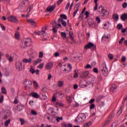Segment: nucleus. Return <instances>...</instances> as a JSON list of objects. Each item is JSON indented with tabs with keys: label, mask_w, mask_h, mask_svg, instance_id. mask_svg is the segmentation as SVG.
I'll return each instance as SVG.
<instances>
[{
	"label": "nucleus",
	"mask_w": 127,
	"mask_h": 127,
	"mask_svg": "<svg viewBox=\"0 0 127 127\" xmlns=\"http://www.w3.org/2000/svg\"><path fill=\"white\" fill-rule=\"evenodd\" d=\"M100 70L103 76L107 77V76L109 75V71L108 70V67H107V65L106 64V63H104L103 64H102L101 65Z\"/></svg>",
	"instance_id": "nucleus-2"
},
{
	"label": "nucleus",
	"mask_w": 127,
	"mask_h": 127,
	"mask_svg": "<svg viewBox=\"0 0 127 127\" xmlns=\"http://www.w3.org/2000/svg\"><path fill=\"white\" fill-rule=\"evenodd\" d=\"M24 109V106L22 105H19L17 106V110L20 112V111H22Z\"/></svg>",
	"instance_id": "nucleus-20"
},
{
	"label": "nucleus",
	"mask_w": 127,
	"mask_h": 127,
	"mask_svg": "<svg viewBox=\"0 0 127 127\" xmlns=\"http://www.w3.org/2000/svg\"><path fill=\"white\" fill-rule=\"evenodd\" d=\"M0 26L1 28L2 29V30H3V31H4L5 30V26H3V25H2V24H0Z\"/></svg>",
	"instance_id": "nucleus-44"
},
{
	"label": "nucleus",
	"mask_w": 127,
	"mask_h": 127,
	"mask_svg": "<svg viewBox=\"0 0 127 127\" xmlns=\"http://www.w3.org/2000/svg\"><path fill=\"white\" fill-rule=\"evenodd\" d=\"M127 28L126 29H122V33H125V32H127Z\"/></svg>",
	"instance_id": "nucleus-64"
},
{
	"label": "nucleus",
	"mask_w": 127,
	"mask_h": 127,
	"mask_svg": "<svg viewBox=\"0 0 127 127\" xmlns=\"http://www.w3.org/2000/svg\"><path fill=\"white\" fill-rule=\"evenodd\" d=\"M98 11L102 14V16H108L109 14V11L105 9L102 5L99 6L98 8Z\"/></svg>",
	"instance_id": "nucleus-3"
},
{
	"label": "nucleus",
	"mask_w": 127,
	"mask_h": 127,
	"mask_svg": "<svg viewBox=\"0 0 127 127\" xmlns=\"http://www.w3.org/2000/svg\"><path fill=\"white\" fill-rule=\"evenodd\" d=\"M62 37L63 38H66L67 37V34L65 32H62Z\"/></svg>",
	"instance_id": "nucleus-36"
},
{
	"label": "nucleus",
	"mask_w": 127,
	"mask_h": 127,
	"mask_svg": "<svg viewBox=\"0 0 127 127\" xmlns=\"http://www.w3.org/2000/svg\"><path fill=\"white\" fill-rule=\"evenodd\" d=\"M91 47H94V44L93 43H89L85 47V49H90Z\"/></svg>",
	"instance_id": "nucleus-16"
},
{
	"label": "nucleus",
	"mask_w": 127,
	"mask_h": 127,
	"mask_svg": "<svg viewBox=\"0 0 127 127\" xmlns=\"http://www.w3.org/2000/svg\"><path fill=\"white\" fill-rule=\"evenodd\" d=\"M6 115L9 117V116H10V111L7 110L6 111Z\"/></svg>",
	"instance_id": "nucleus-55"
},
{
	"label": "nucleus",
	"mask_w": 127,
	"mask_h": 127,
	"mask_svg": "<svg viewBox=\"0 0 127 127\" xmlns=\"http://www.w3.org/2000/svg\"><path fill=\"white\" fill-rule=\"evenodd\" d=\"M32 97L35 99H38L40 96L36 92H32Z\"/></svg>",
	"instance_id": "nucleus-21"
},
{
	"label": "nucleus",
	"mask_w": 127,
	"mask_h": 127,
	"mask_svg": "<svg viewBox=\"0 0 127 127\" xmlns=\"http://www.w3.org/2000/svg\"><path fill=\"white\" fill-rule=\"evenodd\" d=\"M53 67V63H48L46 66H45V68L46 70H50Z\"/></svg>",
	"instance_id": "nucleus-8"
},
{
	"label": "nucleus",
	"mask_w": 127,
	"mask_h": 127,
	"mask_svg": "<svg viewBox=\"0 0 127 127\" xmlns=\"http://www.w3.org/2000/svg\"><path fill=\"white\" fill-rule=\"evenodd\" d=\"M32 115L33 116H37V112L34 110L32 111Z\"/></svg>",
	"instance_id": "nucleus-61"
},
{
	"label": "nucleus",
	"mask_w": 127,
	"mask_h": 127,
	"mask_svg": "<svg viewBox=\"0 0 127 127\" xmlns=\"http://www.w3.org/2000/svg\"><path fill=\"white\" fill-rule=\"evenodd\" d=\"M116 89H117V85H116V84H112L111 85V91H114Z\"/></svg>",
	"instance_id": "nucleus-29"
},
{
	"label": "nucleus",
	"mask_w": 127,
	"mask_h": 127,
	"mask_svg": "<svg viewBox=\"0 0 127 127\" xmlns=\"http://www.w3.org/2000/svg\"><path fill=\"white\" fill-rule=\"evenodd\" d=\"M1 93L2 94H4L5 95L6 94V89L4 87H2L1 88Z\"/></svg>",
	"instance_id": "nucleus-33"
},
{
	"label": "nucleus",
	"mask_w": 127,
	"mask_h": 127,
	"mask_svg": "<svg viewBox=\"0 0 127 127\" xmlns=\"http://www.w3.org/2000/svg\"><path fill=\"white\" fill-rule=\"evenodd\" d=\"M39 69H34V68H32V74H34V73H36V75H39Z\"/></svg>",
	"instance_id": "nucleus-26"
},
{
	"label": "nucleus",
	"mask_w": 127,
	"mask_h": 127,
	"mask_svg": "<svg viewBox=\"0 0 127 127\" xmlns=\"http://www.w3.org/2000/svg\"><path fill=\"white\" fill-rule=\"evenodd\" d=\"M8 20L11 22H14V23H18V19L16 16L14 15L9 16L7 17Z\"/></svg>",
	"instance_id": "nucleus-4"
},
{
	"label": "nucleus",
	"mask_w": 127,
	"mask_h": 127,
	"mask_svg": "<svg viewBox=\"0 0 127 127\" xmlns=\"http://www.w3.org/2000/svg\"><path fill=\"white\" fill-rule=\"evenodd\" d=\"M111 124V120H107L104 123H103V126L104 127H107V126H109Z\"/></svg>",
	"instance_id": "nucleus-23"
},
{
	"label": "nucleus",
	"mask_w": 127,
	"mask_h": 127,
	"mask_svg": "<svg viewBox=\"0 0 127 127\" xmlns=\"http://www.w3.org/2000/svg\"><path fill=\"white\" fill-rule=\"evenodd\" d=\"M85 69H92V66L91 65L87 64L86 66L84 67Z\"/></svg>",
	"instance_id": "nucleus-41"
},
{
	"label": "nucleus",
	"mask_w": 127,
	"mask_h": 127,
	"mask_svg": "<svg viewBox=\"0 0 127 127\" xmlns=\"http://www.w3.org/2000/svg\"><path fill=\"white\" fill-rule=\"evenodd\" d=\"M74 78H78V73L77 72V70H74V74L73 75Z\"/></svg>",
	"instance_id": "nucleus-37"
},
{
	"label": "nucleus",
	"mask_w": 127,
	"mask_h": 127,
	"mask_svg": "<svg viewBox=\"0 0 127 127\" xmlns=\"http://www.w3.org/2000/svg\"><path fill=\"white\" fill-rule=\"evenodd\" d=\"M43 67H44V63H42L37 66V68H38V69H40L41 70H42V69H43Z\"/></svg>",
	"instance_id": "nucleus-24"
},
{
	"label": "nucleus",
	"mask_w": 127,
	"mask_h": 127,
	"mask_svg": "<svg viewBox=\"0 0 127 127\" xmlns=\"http://www.w3.org/2000/svg\"><path fill=\"white\" fill-rule=\"evenodd\" d=\"M86 118H87V116H86V114L81 113L77 117L74 121H75L76 123H78V124H82V123H84L85 122Z\"/></svg>",
	"instance_id": "nucleus-1"
},
{
	"label": "nucleus",
	"mask_w": 127,
	"mask_h": 127,
	"mask_svg": "<svg viewBox=\"0 0 127 127\" xmlns=\"http://www.w3.org/2000/svg\"><path fill=\"white\" fill-rule=\"evenodd\" d=\"M93 72H94V73H99V70H98V68H97V67H94L93 68Z\"/></svg>",
	"instance_id": "nucleus-50"
},
{
	"label": "nucleus",
	"mask_w": 127,
	"mask_h": 127,
	"mask_svg": "<svg viewBox=\"0 0 127 127\" xmlns=\"http://www.w3.org/2000/svg\"><path fill=\"white\" fill-rule=\"evenodd\" d=\"M73 98V95H70V96L66 95V100L67 101V102H68V103H69V104L72 103V102L73 101L72 100V99Z\"/></svg>",
	"instance_id": "nucleus-14"
},
{
	"label": "nucleus",
	"mask_w": 127,
	"mask_h": 127,
	"mask_svg": "<svg viewBox=\"0 0 127 127\" xmlns=\"http://www.w3.org/2000/svg\"><path fill=\"white\" fill-rule=\"evenodd\" d=\"M42 100H47V96L45 94L43 95V96L41 97Z\"/></svg>",
	"instance_id": "nucleus-51"
},
{
	"label": "nucleus",
	"mask_w": 127,
	"mask_h": 127,
	"mask_svg": "<svg viewBox=\"0 0 127 127\" xmlns=\"http://www.w3.org/2000/svg\"><path fill=\"white\" fill-rule=\"evenodd\" d=\"M55 57H58L59 56H60V54L58 52H56L54 54Z\"/></svg>",
	"instance_id": "nucleus-57"
},
{
	"label": "nucleus",
	"mask_w": 127,
	"mask_h": 127,
	"mask_svg": "<svg viewBox=\"0 0 127 127\" xmlns=\"http://www.w3.org/2000/svg\"><path fill=\"white\" fill-rule=\"evenodd\" d=\"M124 40H125V38H122L119 41V44H122L124 42Z\"/></svg>",
	"instance_id": "nucleus-62"
},
{
	"label": "nucleus",
	"mask_w": 127,
	"mask_h": 127,
	"mask_svg": "<svg viewBox=\"0 0 127 127\" xmlns=\"http://www.w3.org/2000/svg\"><path fill=\"white\" fill-rule=\"evenodd\" d=\"M80 5H81V4L79 2L76 3L74 6V9H77L79 10V6H80Z\"/></svg>",
	"instance_id": "nucleus-31"
},
{
	"label": "nucleus",
	"mask_w": 127,
	"mask_h": 127,
	"mask_svg": "<svg viewBox=\"0 0 127 127\" xmlns=\"http://www.w3.org/2000/svg\"><path fill=\"white\" fill-rule=\"evenodd\" d=\"M9 123H10V119H9L8 120H7L4 123V126L5 127H8V125L9 124Z\"/></svg>",
	"instance_id": "nucleus-34"
},
{
	"label": "nucleus",
	"mask_w": 127,
	"mask_h": 127,
	"mask_svg": "<svg viewBox=\"0 0 127 127\" xmlns=\"http://www.w3.org/2000/svg\"><path fill=\"white\" fill-rule=\"evenodd\" d=\"M62 127H68L69 124H64V123H63L62 124Z\"/></svg>",
	"instance_id": "nucleus-60"
},
{
	"label": "nucleus",
	"mask_w": 127,
	"mask_h": 127,
	"mask_svg": "<svg viewBox=\"0 0 127 127\" xmlns=\"http://www.w3.org/2000/svg\"><path fill=\"white\" fill-rule=\"evenodd\" d=\"M37 27V23L34 20H32V28H36Z\"/></svg>",
	"instance_id": "nucleus-25"
},
{
	"label": "nucleus",
	"mask_w": 127,
	"mask_h": 127,
	"mask_svg": "<svg viewBox=\"0 0 127 127\" xmlns=\"http://www.w3.org/2000/svg\"><path fill=\"white\" fill-rule=\"evenodd\" d=\"M19 121L21 122V126H23V125H24V124H25V121L24 120V119H23L22 118H20L19 119Z\"/></svg>",
	"instance_id": "nucleus-32"
},
{
	"label": "nucleus",
	"mask_w": 127,
	"mask_h": 127,
	"mask_svg": "<svg viewBox=\"0 0 127 127\" xmlns=\"http://www.w3.org/2000/svg\"><path fill=\"white\" fill-rule=\"evenodd\" d=\"M62 24L64 26V27H66L67 26V23H66V21H64L63 19L62 18H59L58 19V22H61Z\"/></svg>",
	"instance_id": "nucleus-15"
},
{
	"label": "nucleus",
	"mask_w": 127,
	"mask_h": 127,
	"mask_svg": "<svg viewBox=\"0 0 127 127\" xmlns=\"http://www.w3.org/2000/svg\"><path fill=\"white\" fill-rule=\"evenodd\" d=\"M33 84L34 85V88L35 89V90H37V89H38V83H37V82H36V81H33Z\"/></svg>",
	"instance_id": "nucleus-22"
},
{
	"label": "nucleus",
	"mask_w": 127,
	"mask_h": 127,
	"mask_svg": "<svg viewBox=\"0 0 127 127\" xmlns=\"http://www.w3.org/2000/svg\"><path fill=\"white\" fill-rule=\"evenodd\" d=\"M53 27H57V23L56 22V21H54L52 23Z\"/></svg>",
	"instance_id": "nucleus-38"
},
{
	"label": "nucleus",
	"mask_w": 127,
	"mask_h": 127,
	"mask_svg": "<svg viewBox=\"0 0 127 127\" xmlns=\"http://www.w3.org/2000/svg\"><path fill=\"white\" fill-rule=\"evenodd\" d=\"M78 10H78V9H74V11L73 12V17H75V15H76V14H77V13L78 12Z\"/></svg>",
	"instance_id": "nucleus-45"
},
{
	"label": "nucleus",
	"mask_w": 127,
	"mask_h": 127,
	"mask_svg": "<svg viewBox=\"0 0 127 127\" xmlns=\"http://www.w3.org/2000/svg\"><path fill=\"white\" fill-rule=\"evenodd\" d=\"M28 0H24L21 2V4L22 5H23L24 6H25V5L26 4V1H27Z\"/></svg>",
	"instance_id": "nucleus-47"
},
{
	"label": "nucleus",
	"mask_w": 127,
	"mask_h": 127,
	"mask_svg": "<svg viewBox=\"0 0 127 127\" xmlns=\"http://www.w3.org/2000/svg\"><path fill=\"white\" fill-rule=\"evenodd\" d=\"M56 7V5H53L52 6H50L47 8V10L49 12H51V11H53L54 9H55V8Z\"/></svg>",
	"instance_id": "nucleus-12"
},
{
	"label": "nucleus",
	"mask_w": 127,
	"mask_h": 127,
	"mask_svg": "<svg viewBox=\"0 0 127 127\" xmlns=\"http://www.w3.org/2000/svg\"><path fill=\"white\" fill-rule=\"evenodd\" d=\"M113 19H116V20H118V19H119V14H114L113 15Z\"/></svg>",
	"instance_id": "nucleus-27"
},
{
	"label": "nucleus",
	"mask_w": 127,
	"mask_h": 127,
	"mask_svg": "<svg viewBox=\"0 0 127 127\" xmlns=\"http://www.w3.org/2000/svg\"><path fill=\"white\" fill-rule=\"evenodd\" d=\"M98 80L99 82H101V81L102 80H103V76H102L101 75H99L98 77Z\"/></svg>",
	"instance_id": "nucleus-52"
},
{
	"label": "nucleus",
	"mask_w": 127,
	"mask_h": 127,
	"mask_svg": "<svg viewBox=\"0 0 127 127\" xmlns=\"http://www.w3.org/2000/svg\"><path fill=\"white\" fill-rule=\"evenodd\" d=\"M96 19L98 23H101V19H100V17H96Z\"/></svg>",
	"instance_id": "nucleus-53"
},
{
	"label": "nucleus",
	"mask_w": 127,
	"mask_h": 127,
	"mask_svg": "<svg viewBox=\"0 0 127 127\" xmlns=\"http://www.w3.org/2000/svg\"><path fill=\"white\" fill-rule=\"evenodd\" d=\"M27 21L28 22V23H29V24L32 25V19H27Z\"/></svg>",
	"instance_id": "nucleus-39"
},
{
	"label": "nucleus",
	"mask_w": 127,
	"mask_h": 127,
	"mask_svg": "<svg viewBox=\"0 0 127 127\" xmlns=\"http://www.w3.org/2000/svg\"><path fill=\"white\" fill-rule=\"evenodd\" d=\"M48 91L47 88L44 87L43 89V92L45 94V93H47Z\"/></svg>",
	"instance_id": "nucleus-59"
},
{
	"label": "nucleus",
	"mask_w": 127,
	"mask_h": 127,
	"mask_svg": "<svg viewBox=\"0 0 127 127\" xmlns=\"http://www.w3.org/2000/svg\"><path fill=\"white\" fill-rule=\"evenodd\" d=\"M85 15H86L85 18H86V19H87V18H88V17H89V12H88L87 11H85Z\"/></svg>",
	"instance_id": "nucleus-48"
},
{
	"label": "nucleus",
	"mask_w": 127,
	"mask_h": 127,
	"mask_svg": "<svg viewBox=\"0 0 127 127\" xmlns=\"http://www.w3.org/2000/svg\"><path fill=\"white\" fill-rule=\"evenodd\" d=\"M108 57L110 60H113V59H114V56L112 55V54H110L108 55Z\"/></svg>",
	"instance_id": "nucleus-42"
},
{
	"label": "nucleus",
	"mask_w": 127,
	"mask_h": 127,
	"mask_svg": "<svg viewBox=\"0 0 127 127\" xmlns=\"http://www.w3.org/2000/svg\"><path fill=\"white\" fill-rule=\"evenodd\" d=\"M24 84L26 89H31V85L32 84V81L26 79L24 82Z\"/></svg>",
	"instance_id": "nucleus-5"
},
{
	"label": "nucleus",
	"mask_w": 127,
	"mask_h": 127,
	"mask_svg": "<svg viewBox=\"0 0 127 127\" xmlns=\"http://www.w3.org/2000/svg\"><path fill=\"white\" fill-rule=\"evenodd\" d=\"M14 36H15V38L16 39H19V38H20V37L19 36V33L18 32H16L15 35H14Z\"/></svg>",
	"instance_id": "nucleus-28"
},
{
	"label": "nucleus",
	"mask_w": 127,
	"mask_h": 127,
	"mask_svg": "<svg viewBox=\"0 0 127 127\" xmlns=\"http://www.w3.org/2000/svg\"><path fill=\"white\" fill-rule=\"evenodd\" d=\"M16 68L17 71H21L22 70V63L20 62H17L15 64Z\"/></svg>",
	"instance_id": "nucleus-6"
},
{
	"label": "nucleus",
	"mask_w": 127,
	"mask_h": 127,
	"mask_svg": "<svg viewBox=\"0 0 127 127\" xmlns=\"http://www.w3.org/2000/svg\"><path fill=\"white\" fill-rule=\"evenodd\" d=\"M94 102H95V99L92 98V99H91L89 101V104H93Z\"/></svg>",
	"instance_id": "nucleus-56"
},
{
	"label": "nucleus",
	"mask_w": 127,
	"mask_h": 127,
	"mask_svg": "<svg viewBox=\"0 0 127 127\" xmlns=\"http://www.w3.org/2000/svg\"><path fill=\"white\" fill-rule=\"evenodd\" d=\"M34 34H36V35H40V34H42V35H43L44 36H46L47 35V33L45 32V31L43 30L38 32H34Z\"/></svg>",
	"instance_id": "nucleus-7"
},
{
	"label": "nucleus",
	"mask_w": 127,
	"mask_h": 127,
	"mask_svg": "<svg viewBox=\"0 0 127 127\" xmlns=\"http://www.w3.org/2000/svg\"><path fill=\"white\" fill-rule=\"evenodd\" d=\"M42 62V60L41 59H37V60L33 62V64L34 66H36L38 64H39Z\"/></svg>",
	"instance_id": "nucleus-13"
},
{
	"label": "nucleus",
	"mask_w": 127,
	"mask_h": 127,
	"mask_svg": "<svg viewBox=\"0 0 127 127\" xmlns=\"http://www.w3.org/2000/svg\"><path fill=\"white\" fill-rule=\"evenodd\" d=\"M20 47L21 48H22V49H24V48H25L26 47V46H25V45H24V43L23 44V43H22L20 45Z\"/></svg>",
	"instance_id": "nucleus-43"
},
{
	"label": "nucleus",
	"mask_w": 127,
	"mask_h": 127,
	"mask_svg": "<svg viewBox=\"0 0 127 127\" xmlns=\"http://www.w3.org/2000/svg\"><path fill=\"white\" fill-rule=\"evenodd\" d=\"M117 27L118 29H119V30H121V29L123 28V25H122L121 24H119L118 25H117Z\"/></svg>",
	"instance_id": "nucleus-35"
},
{
	"label": "nucleus",
	"mask_w": 127,
	"mask_h": 127,
	"mask_svg": "<svg viewBox=\"0 0 127 127\" xmlns=\"http://www.w3.org/2000/svg\"><path fill=\"white\" fill-rule=\"evenodd\" d=\"M23 62L24 63H29L31 64L32 62V59L31 58L27 59H23Z\"/></svg>",
	"instance_id": "nucleus-18"
},
{
	"label": "nucleus",
	"mask_w": 127,
	"mask_h": 127,
	"mask_svg": "<svg viewBox=\"0 0 127 127\" xmlns=\"http://www.w3.org/2000/svg\"><path fill=\"white\" fill-rule=\"evenodd\" d=\"M62 120H63V117H57V121L59 123V122H60V121H62Z\"/></svg>",
	"instance_id": "nucleus-46"
},
{
	"label": "nucleus",
	"mask_w": 127,
	"mask_h": 127,
	"mask_svg": "<svg viewBox=\"0 0 127 127\" xmlns=\"http://www.w3.org/2000/svg\"><path fill=\"white\" fill-rule=\"evenodd\" d=\"M127 6V2H125L123 4V7L124 8H126Z\"/></svg>",
	"instance_id": "nucleus-63"
},
{
	"label": "nucleus",
	"mask_w": 127,
	"mask_h": 127,
	"mask_svg": "<svg viewBox=\"0 0 127 127\" xmlns=\"http://www.w3.org/2000/svg\"><path fill=\"white\" fill-rule=\"evenodd\" d=\"M57 86L58 87H59V88H61L62 87H63V86H64V81H59L58 82Z\"/></svg>",
	"instance_id": "nucleus-19"
},
{
	"label": "nucleus",
	"mask_w": 127,
	"mask_h": 127,
	"mask_svg": "<svg viewBox=\"0 0 127 127\" xmlns=\"http://www.w3.org/2000/svg\"><path fill=\"white\" fill-rule=\"evenodd\" d=\"M3 102V95H1V97L0 98V103L1 104Z\"/></svg>",
	"instance_id": "nucleus-58"
},
{
	"label": "nucleus",
	"mask_w": 127,
	"mask_h": 127,
	"mask_svg": "<svg viewBox=\"0 0 127 127\" xmlns=\"http://www.w3.org/2000/svg\"><path fill=\"white\" fill-rule=\"evenodd\" d=\"M109 38H110V36H109V35H104L102 38V42H106L107 41H109Z\"/></svg>",
	"instance_id": "nucleus-10"
},
{
	"label": "nucleus",
	"mask_w": 127,
	"mask_h": 127,
	"mask_svg": "<svg viewBox=\"0 0 127 127\" xmlns=\"http://www.w3.org/2000/svg\"><path fill=\"white\" fill-rule=\"evenodd\" d=\"M39 58H42V57H43V52H40L39 55Z\"/></svg>",
	"instance_id": "nucleus-54"
},
{
	"label": "nucleus",
	"mask_w": 127,
	"mask_h": 127,
	"mask_svg": "<svg viewBox=\"0 0 127 127\" xmlns=\"http://www.w3.org/2000/svg\"><path fill=\"white\" fill-rule=\"evenodd\" d=\"M87 22L88 23L89 26L90 27H92L93 26V25L94 24L95 22H94V19L92 18H90L88 20Z\"/></svg>",
	"instance_id": "nucleus-11"
},
{
	"label": "nucleus",
	"mask_w": 127,
	"mask_h": 127,
	"mask_svg": "<svg viewBox=\"0 0 127 127\" xmlns=\"http://www.w3.org/2000/svg\"><path fill=\"white\" fill-rule=\"evenodd\" d=\"M31 40V39H30L29 40H27L24 42V44L25 45L26 47H29V46H31V44H32Z\"/></svg>",
	"instance_id": "nucleus-9"
},
{
	"label": "nucleus",
	"mask_w": 127,
	"mask_h": 127,
	"mask_svg": "<svg viewBox=\"0 0 127 127\" xmlns=\"http://www.w3.org/2000/svg\"><path fill=\"white\" fill-rule=\"evenodd\" d=\"M61 18H62V19H65V20H67V16L65 14H61Z\"/></svg>",
	"instance_id": "nucleus-30"
},
{
	"label": "nucleus",
	"mask_w": 127,
	"mask_h": 127,
	"mask_svg": "<svg viewBox=\"0 0 127 127\" xmlns=\"http://www.w3.org/2000/svg\"><path fill=\"white\" fill-rule=\"evenodd\" d=\"M92 125H93V123L91 121H89L84 124L83 127H90Z\"/></svg>",
	"instance_id": "nucleus-17"
},
{
	"label": "nucleus",
	"mask_w": 127,
	"mask_h": 127,
	"mask_svg": "<svg viewBox=\"0 0 127 127\" xmlns=\"http://www.w3.org/2000/svg\"><path fill=\"white\" fill-rule=\"evenodd\" d=\"M90 109V110H93V109H95V104H91Z\"/></svg>",
	"instance_id": "nucleus-49"
},
{
	"label": "nucleus",
	"mask_w": 127,
	"mask_h": 127,
	"mask_svg": "<svg viewBox=\"0 0 127 127\" xmlns=\"http://www.w3.org/2000/svg\"><path fill=\"white\" fill-rule=\"evenodd\" d=\"M56 28L58 29V27H53L52 31H53L54 33H57V30H56Z\"/></svg>",
	"instance_id": "nucleus-40"
}]
</instances>
